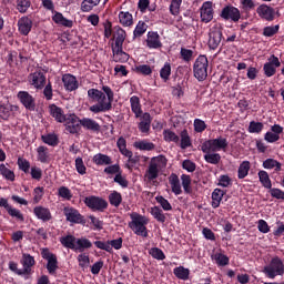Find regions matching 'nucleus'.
<instances>
[{"label":"nucleus","instance_id":"1","mask_svg":"<svg viewBox=\"0 0 284 284\" xmlns=\"http://www.w3.org/2000/svg\"><path fill=\"white\" fill-rule=\"evenodd\" d=\"M88 98L95 103L89 108L90 112H93V114H101L102 112H110V110H112L114 91L108 85H103L102 91L99 89H89Z\"/></svg>","mask_w":284,"mask_h":284},{"label":"nucleus","instance_id":"2","mask_svg":"<svg viewBox=\"0 0 284 284\" xmlns=\"http://www.w3.org/2000/svg\"><path fill=\"white\" fill-rule=\"evenodd\" d=\"M161 168H168V158H165V155L153 156L145 172V178L148 181H154L155 179H159V172L161 171Z\"/></svg>","mask_w":284,"mask_h":284},{"label":"nucleus","instance_id":"3","mask_svg":"<svg viewBox=\"0 0 284 284\" xmlns=\"http://www.w3.org/2000/svg\"><path fill=\"white\" fill-rule=\"evenodd\" d=\"M130 219L131 223L129 226L131 230H133L134 234H136V236H143L144 239H148V227L145 226L149 223L148 217L139 213H132Z\"/></svg>","mask_w":284,"mask_h":284},{"label":"nucleus","instance_id":"4","mask_svg":"<svg viewBox=\"0 0 284 284\" xmlns=\"http://www.w3.org/2000/svg\"><path fill=\"white\" fill-rule=\"evenodd\" d=\"M263 274L266 278L274 281L276 276H283L284 274V263L278 256H274L271 262L263 267Z\"/></svg>","mask_w":284,"mask_h":284},{"label":"nucleus","instance_id":"5","mask_svg":"<svg viewBox=\"0 0 284 284\" xmlns=\"http://www.w3.org/2000/svg\"><path fill=\"white\" fill-rule=\"evenodd\" d=\"M207 68H210L207 57L199 55L193 64V74L197 81H205L207 79Z\"/></svg>","mask_w":284,"mask_h":284},{"label":"nucleus","instance_id":"6","mask_svg":"<svg viewBox=\"0 0 284 284\" xmlns=\"http://www.w3.org/2000/svg\"><path fill=\"white\" fill-rule=\"evenodd\" d=\"M227 139L220 136L216 139L206 140L202 143V152H221V150H227Z\"/></svg>","mask_w":284,"mask_h":284},{"label":"nucleus","instance_id":"7","mask_svg":"<svg viewBox=\"0 0 284 284\" xmlns=\"http://www.w3.org/2000/svg\"><path fill=\"white\" fill-rule=\"evenodd\" d=\"M63 214L65 216V221H68V223H72L73 225H85V223H88L85 216H83L79 210L72 206H65L63 209Z\"/></svg>","mask_w":284,"mask_h":284},{"label":"nucleus","instance_id":"8","mask_svg":"<svg viewBox=\"0 0 284 284\" xmlns=\"http://www.w3.org/2000/svg\"><path fill=\"white\" fill-rule=\"evenodd\" d=\"M84 204L92 212H105L108 210V201L97 195H90L84 199Z\"/></svg>","mask_w":284,"mask_h":284},{"label":"nucleus","instance_id":"9","mask_svg":"<svg viewBox=\"0 0 284 284\" xmlns=\"http://www.w3.org/2000/svg\"><path fill=\"white\" fill-rule=\"evenodd\" d=\"M220 17L224 21H232L233 23H239V21H241V10L232 4H227L222 9Z\"/></svg>","mask_w":284,"mask_h":284},{"label":"nucleus","instance_id":"10","mask_svg":"<svg viewBox=\"0 0 284 284\" xmlns=\"http://www.w3.org/2000/svg\"><path fill=\"white\" fill-rule=\"evenodd\" d=\"M41 256L44 261H48L47 270L49 274H57V271L59 270V260H57L54 253H51L49 248H42Z\"/></svg>","mask_w":284,"mask_h":284},{"label":"nucleus","instance_id":"11","mask_svg":"<svg viewBox=\"0 0 284 284\" xmlns=\"http://www.w3.org/2000/svg\"><path fill=\"white\" fill-rule=\"evenodd\" d=\"M28 81L36 90H43L47 82L45 73L41 70H36L33 73L28 75Z\"/></svg>","mask_w":284,"mask_h":284},{"label":"nucleus","instance_id":"12","mask_svg":"<svg viewBox=\"0 0 284 284\" xmlns=\"http://www.w3.org/2000/svg\"><path fill=\"white\" fill-rule=\"evenodd\" d=\"M17 99L22 103L23 108L26 110H29V112H34L37 110V100L30 92L28 91H19L17 94Z\"/></svg>","mask_w":284,"mask_h":284},{"label":"nucleus","instance_id":"13","mask_svg":"<svg viewBox=\"0 0 284 284\" xmlns=\"http://www.w3.org/2000/svg\"><path fill=\"white\" fill-rule=\"evenodd\" d=\"M223 40V30L217 27H213L209 31V41L207 45L210 50H216L219 45H221V41Z\"/></svg>","mask_w":284,"mask_h":284},{"label":"nucleus","instance_id":"14","mask_svg":"<svg viewBox=\"0 0 284 284\" xmlns=\"http://www.w3.org/2000/svg\"><path fill=\"white\" fill-rule=\"evenodd\" d=\"M65 130L70 134H79L81 132V119L77 114H70L64 121Z\"/></svg>","mask_w":284,"mask_h":284},{"label":"nucleus","instance_id":"15","mask_svg":"<svg viewBox=\"0 0 284 284\" xmlns=\"http://www.w3.org/2000/svg\"><path fill=\"white\" fill-rule=\"evenodd\" d=\"M212 6V1H205L200 8V19L202 23H210V21L214 19V8Z\"/></svg>","mask_w":284,"mask_h":284},{"label":"nucleus","instance_id":"16","mask_svg":"<svg viewBox=\"0 0 284 284\" xmlns=\"http://www.w3.org/2000/svg\"><path fill=\"white\" fill-rule=\"evenodd\" d=\"M256 13L264 21H274L276 19V10L265 3L257 7Z\"/></svg>","mask_w":284,"mask_h":284},{"label":"nucleus","instance_id":"17","mask_svg":"<svg viewBox=\"0 0 284 284\" xmlns=\"http://www.w3.org/2000/svg\"><path fill=\"white\" fill-rule=\"evenodd\" d=\"M146 45L150 50H159L163 48V42H161V36L156 31H149L146 34Z\"/></svg>","mask_w":284,"mask_h":284},{"label":"nucleus","instance_id":"18","mask_svg":"<svg viewBox=\"0 0 284 284\" xmlns=\"http://www.w3.org/2000/svg\"><path fill=\"white\" fill-rule=\"evenodd\" d=\"M22 265V273L24 275L29 276V274H32V267L37 265V261L34 260V256L30 255L29 253H23L22 258L20 261Z\"/></svg>","mask_w":284,"mask_h":284},{"label":"nucleus","instance_id":"19","mask_svg":"<svg viewBox=\"0 0 284 284\" xmlns=\"http://www.w3.org/2000/svg\"><path fill=\"white\" fill-rule=\"evenodd\" d=\"M62 83L67 92H74L79 90V80L71 73H65L62 75Z\"/></svg>","mask_w":284,"mask_h":284},{"label":"nucleus","instance_id":"20","mask_svg":"<svg viewBox=\"0 0 284 284\" xmlns=\"http://www.w3.org/2000/svg\"><path fill=\"white\" fill-rule=\"evenodd\" d=\"M33 214L37 216V219H39V221H42L43 223L52 221V212H50V209L45 206H36L33 209Z\"/></svg>","mask_w":284,"mask_h":284},{"label":"nucleus","instance_id":"21","mask_svg":"<svg viewBox=\"0 0 284 284\" xmlns=\"http://www.w3.org/2000/svg\"><path fill=\"white\" fill-rule=\"evenodd\" d=\"M113 61L115 63H128L130 54L123 51V47H112Z\"/></svg>","mask_w":284,"mask_h":284},{"label":"nucleus","instance_id":"22","mask_svg":"<svg viewBox=\"0 0 284 284\" xmlns=\"http://www.w3.org/2000/svg\"><path fill=\"white\" fill-rule=\"evenodd\" d=\"M49 112L58 123H65L68 115H65L61 106H57V104H51L49 105Z\"/></svg>","mask_w":284,"mask_h":284},{"label":"nucleus","instance_id":"23","mask_svg":"<svg viewBox=\"0 0 284 284\" xmlns=\"http://www.w3.org/2000/svg\"><path fill=\"white\" fill-rule=\"evenodd\" d=\"M18 30H19L20 34L28 37L32 30V19H30L28 17H22L18 21Z\"/></svg>","mask_w":284,"mask_h":284},{"label":"nucleus","instance_id":"24","mask_svg":"<svg viewBox=\"0 0 284 284\" xmlns=\"http://www.w3.org/2000/svg\"><path fill=\"white\" fill-rule=\"evenodd\" d=\"M133 148L135 150H140V152H152L156 149V144L150 142L149 140H140L133 143Z\"/></svg>","mask_w":284,"mask_h":284},{"label":"nucleus","instance_id":"25","mask_svg":"<svg viewBox=\"0 0 284 284\" xmlns=\"http://www.w3.org/2000/svg\"><path fill=\"white\" fill-rule=\"evenodd\" d=\"M81 125L82 128H84V130H90V132H101V124H99V122L90 118L81 119Z\"/></svg>","mask_w":284,"mask_h":284},{"label":"nucleus","instance_id":"26","mask_svg":"<svg viewBox=\"0 0 284 284\" xmlns=\"http://www.w3.org/2000/svg\"><path fill=\"white\" fill-rule=\"evenodd\" d=\"M169 183L171 185V190L175 196H179L180 194H183V190L181 189V180H179V175L175 173H172L169 176Z\"/></svg>","mask_w":284,"mask_h":284},{"label":"nucleus","instance_id":"27","mask_svg":"<svg viewBox=\"0 0 284 284\" xmlns=\"http://www.w3.org/2000/svg\"><path fill=\"white\" fill-rule=\"evenodd\" d=\"M223 196H225V191L221 189H214L211 195V199H212L211 205L213 210L221 207V201H223Z\"/></svg>","mask_w":284,"mask_h":284},{"label":"nucleus","instance_id":"28","mask_svg":"<svg viewBox=\"0 0 284 284\" xmlns=\"http://www.w3.org/2000/svg\"><path fill=\"white\" fill-rule=\"evenodd\" d=\"M60 243L67 250H77V237L72 234L60 237Z\"/></svg>","mask_w":284,"mask_h":284},{"label":"nucleus","instance_id":"29","mask_svg":"<svg viewBox=\"0 0 284 284\" xmlns=\"http://www.w3.org/2000/svg\"><path fill=\"white\" fill-rule=\"evenodd\" d=\"M130 103H131V110L133 114H135V119L141 118V115L143 114V110L141 109V100L139 99V97L136 95L131 97Z\"/></svg>","mask_w":284,"mask_h":284},{"label":"nucleus","instance_id":"30","mask_svg":"<svg viewBox=\"0 0 284 284\" xmlns=\"http://www.w3.org/2000/svg\"><path fill=\"white\" fill-rule=\"evenodd\" d=\"M90 247H92V242L87 237H80L75 240L74 252H85V250H90Z\"/></svg>","mask_w":284,"mask_h":284},{"label":"nucleus","instance_id":"31","mask_svg":"<svg viewBox=\"0 0 284 284\" xmlns=\"http://www.w3.org/2000/svg\"><path fill=\"white\" fill-rule=\"evenodd\" d=\"M38 161L40 163H50V151L48 146L40 145L37 149Z\"/></svg>","mask_w":284,"mask_h":284},{"label":"nucleus","instance_id":"32","mask_svg":"<svg viewBox=\"0 0 284 284\" xmlns=\"http://www.w3.org/2000/svg\"><path fill=\"white\" fill-rule=\"evenodd\" d=\"M116 146L120 150V153L123 154V156H126V159H131L132 151L128 150V141H125V138H119L116 141Z\"/></svg>","mask_w":284,"mask_h":284},{"label":"nucleus","instance_id":"33","mask_svg":"<svg viewBox=\"0 0 284 284\" xmlns=\"http://www.w3.org/2000/svg\"><path fill=\"white\" fill-rule=\"evenodd\" d=\"M116 33H115V43L112 45V48H123V43H125V30L121 27L115 28Z\"/></svg>","mask_w":284,"mask_h":284},{"label":"nucleus","instance_id":"34","mask_svg":"<svg viewBox=\"0 0 284 284\" xmlns=\"http://www.w3.org/2000/svg\"><path fill=\"white\" fill-rule=\"evenodd\" d=\"M41 141L51 148H57V145H59V136L54 133L41 135Z\"/></svg>","mask_w":284,"mask_h":284},{"label":"nucleus","instance_id":"35","mask_svg":"<svg viewBox=\"0 0 284 284\" xmlns=\"http://www.w3.org/2000/svg\"><path fill=\"white\" fill-rule=\"evenodd\" d=\"M204 161L211 165H219L221 163V154L216 152H203Z\"/></svg>","mask_w":284,"mask_h":284},{"label":"nucleus","instance_id":"36","mask_svg":"<svg viewBox=\"0 0 284 284\" xmlns=\"http://www.w3.org/2000/svg\"><path fill=\"white\" fill-rule=\"evenodd\" d=\"M180 139L181 150H187V148H192V139L190 138V133H187L186 129L181 131Z\"/></svg>","mask_w":284,"mask_h":284},{"label":"nucleus","instance_id":"37","mask_svg":"<svg viewBox=\"0 0 284 284\" xmlns=\"http://www.w3.org/2000/svg\"><path fill=\"white\" fill-rule=\"evenodd\" d=\"M212 261H215L219 267H225V265H230V257L223 253H215L211 256Z\"/></svg>","mask_w":284,"mask_h":284},{"label":"nucleus","instance_id":"38","mask_svg":"<svg viewBox=\"0 0 284 284\" xmlns=\"http://www.w3.org/2000/svg\"><path fill=\"white\" fill-rule=\"evenodd\" d=\"M93 163L95 165H112V158L103 153H98L93 156Z\"/></svg>","mask_w":284,"mask_h":284},{"label":"nucleus","instance_id":"39","mask_svg":"<svg viewBox=\"0 0 284 284\" xmlns=\"http://www.w3.org/2000/svg\"><path fill=\"white\" fill-rule=\"evenodd\" d=\"M173 274L180 281H187L190 278V268H185L184 266H178L173 270Z\"/></svg>","mask_w":284,"mask_h":284},{"label":"nucleus","instance_id":"40","mask_svg":"<svg viewBox=\"0 0 284 284\" xmlns=\"http://www.w3.org/2000/svg\"><path fill=\"white\" fill-rule=\"evenodd\" d=\"M150 214L155 219V221H158V223H165V221H168L165 213H163V210L159 206L151 207Z\"/></svg>","mask_w":284,"mask_h":284},{"label":"nucleus","instance_id":"41","mask_svg":"<svg viewBox=\"0 0 284 284\" xmlns=\"http://www.w3.org/2000/svg\"><path fill=\"white\" fill-rule=\"evenodd\" d=\"M263 168L264 170H274L275 172H281L283 165L281 164V162L274 160V159H266L263 162Z\"/></svg>","mask_w":284,"mask_h":284},{"label":"nucleus","instance_id":"42","mask_svg":"<svg viewBox=\"0 0 284 284\" xmlns=\"http://www.w3.org/2000/svg\"><path fill=\"white\" fill-rule=\"evenodd\" d=\"M119 19H120V23L124 27V28H129L130 26H132V23H134V20L132 18V13L130 12H123L121 11L119 13Z\"/></svg>","mask_w":284,"mask_h":284},{"label":"nucleus","instance_id":"43","mask_svg":"<svg viewBox=\"0 0 284 284\" xmlns=\"http://www.w3.org/2000/svg\"><path fill=\"white\" fill-rule=\"evenodd\" d=\"M109 203L113 207H119L121 205V203H123V195H121V193L118 191H113L109 195Z\"/></svg>","mask_w":284,"mask_h":284},{"label":"nucleus","instance_id":"44","mask_svg":"<svg viewBox=\"0 0 284 284\" xmlns=\"http://www.w3.org/2000/svg\"><path fill=\"white\" fill-rule=\"evenodd\" d=\"M258 179L263 187H265L266 190H272V180L270 179V174L267 173V171H260Z\"/></svg>","mask_w":284,"mask_h":284},{"label":"nucleus","instance_id":"45","mask_svg":"<svg viewBox=\"0 0 284 284\" xmlns=\"http://www.w3.org/2000/svg\"><path fill=\"white\" fill-rule=\"evenodd\" d=\"M171 74H172V64H170V62H165L160 70V78L164 81V83H168V81H170Z\"/></svg>","mask_w":284,"mask_h":284},{"label":"nucleus","instance_id":"46","mask_svg":"<svg viewBox=\"0 0 284 284\" xmlns=\"http://www.w3.org/2000/svg\"><path fill=\"white\" fill-rule=\"evenodd\" d=\"M101 0H83L81 3V10L82 12H92L95 6H99Z\"/></svg>","mask_w":284,"mask_h":284},{"label":"nucleus","instance_id":"47","mask_svg":"<svg viewBox=\"0 0 284 284\" xmlns=\"http://www.w3.org/2000/svg\"><path fill=\"white\" fill-rule=\"evenodd\" d=\"M181 181L185 194H192V178L187 174H182Z\"/></svg>","mask_w":284,"mask_h":284},{"label":"nucleus","instance_id":"48","mask_svg":"<svg viewBox=\"0 0 284 284\" xmlns=\"http://www.w3.org/2000/svg\"><path fill=\"white\" fill-rule=\"evenodd\" d=\"M0 174H1V176H3V179H6L7 181H11V182H13L14 179L17 178L14 175V171L8 169L6 166V164H0Z\"/></svg>","mask_w":284,"mask_h":284},{"label":"nucleus","instance_id":"49","mask_svg":"<svg viewBox=\"0 0 284 284\" xmlns=\"http://www.w3.org/2000/svg\"><path fill=\"white\" fill-rule=\"evenodd\" d=\"M163 136L166 143H179V141H181V138H179V135H176L172 130H164Z\"/></svg>","mask_w":284,"mask_h":284},{"label":"nucleus","instance_id":"50","mask_svg":"<svg viewBox=\"0 0 284 284\" xmlns=\"http://www.w3.org/2000/svg\"><path fill=\"white\" fill-rule=\"evenodd\" d=\"M263 128L264 125L262 122L251 121L247 132H250V134H261L263 132Z\"/></svg>","mask_w":284,"mask_h":284},{"label":"nucleus","instance_id":"51","mask_svg":"<svg viewBox=\"0 0 284 284\" xmlns=\"http://www.w3.org/2000/svg\"><path fill=\"white\" fill-rule=\"evenodd\" d=\"M250 174V161H243L237 170V178L245 179Z\"/></svg>","mask_w":284,"mask_h":284},{"label":"nucleus","instance_id":"52","mask_svg":"<svg viewBox=\"0 0 284 284\" xmlns=\"http://www.w3.org/2000/svg\"><path fill=\"white\" fill-rule=\"evenodd\" d=\"M12 115V104H1L0 105V116L3 121H8Z\"/></svg>","mask_w":284,"mask_h":284},{"label":"nucleus","instance_id":"53","mask_svg":"<svg viewBox=\"0 0 284 284\" xmlns=\"http://www.w3.org/2000/svg\"><path fill=\"white\" fill-rule=\"evenodd\" d=\"M30 6H32V1L30 0H17V10L21 14H26L30 9Z\"/></svg>","mask_w":284,"mask_h":284},{"label":"nucleus","instance_id":"54","mask_svg":"<svg viewBox=\"0 0 284 284\" xmlns=\"http://www.w3.org/2000/svg\"><path fill=\"white\" fill-rule=\"evenodd\" d=\"M144 32H148V24L143 21H139L133 31V39L141 37Z\"/></svg>","mask_w":284,"mask_h":284},{"label":"nucleus","instance_id":"55","mask_svg":"<svg viewBox=\"0 0 284 284\" xmlns=\"http://www.w3.org/2000/svg\"><path fill=\"white\" fill-rule=\"evenodd\" d=\"M156 203H159V205H161L162 210H164V212H172V204H170V201H168V199L163 197V195H158L155 197Z\"/></svg>","mask_w":284,"mask_h":284},{"label":"nucleus","instance_id":"56","mask_svg":"<svg viewBox=\"0 0 284 284\" xmlns=\"http://www.w3.org/2000/svg\"><path fill=\"white\" fill-rule=\"evenodd\" d=\"M278 30H281L280 24L264 27L262 34L263 37H274L275 34H278Z\"/></svg>","mask_w":284,"mask_h":284},{"label":"nucleus","instance_id":"57","mask_svg":"<svg viewBox=\"0 0 284 284\" xmlns=\"http://www.w3.org/2000/svg\"><path fill=\"white\" fill-rule=\"evenodd\" d=\"M134 71L136 72V74H143V77H150V74H152V67L148 64H140L135 67Z\"/></svg>","mask_w":284,"mask_h":284},{"label":"nucleus","instance_id":"58","mask_svg":"<svg viewBox=\"0 0 284 284\" xmlns=\"http://www.w3.org/2000/svg\"><path fill=\"white\" fill-rule=\"evenodd\" d=\"M58 196H60V199H64L65 201H72V191H70L68 186H60L58 189Z\"/></svg>","mask_w":284,"mask_h":284},{"label":"nucleus","instance_id":"59","mask_svg":"<svg viewBox=\"0 0 284 284\" xmlns=\"http://www.w3.org/2000/svg\"><path fill=\"white\" fill-rule=\"evenodd\" d=\"M149 254L152 258H156V261H165V253H163V250L159 247H152L149 251Z\"/></svg>","mask_w":284,"mask_h":284},{"label":"nucleus","instance_id":"60","mask_svg":"<svg viewBox=\"0 0 284 284\" xmlns=\"http://www.w3.org/2000/svg\"><path fill=\"white\" fill-rule=\"evenodd\" d=\"M181 3H183V0H171L170 12L173 17H178V14H180Z\"/></svg>","mask_w":284,"mask_h":284},{"label":"nucleus","instance_id":"61","mask_svg":"<svg viewBox=\"0 0 284 284\" xmlns=\"http://www.w3.org/2000/svg\"><path fill=\"white\" fill-rule=\"evenodd\" d=\"M7 212L9 216H12V219H17V221H20V223H23V221H26L23 213H21L19 209H14L11 206Z\"/></svg>","mask_w":284,"mask_h":284},{"label":"nucleus","instance_id":"62","mask_svg":"<svg viewBox=\"0 0 284 284\" xmlns=\"http://www.w3.org/2000/svg\"><path fill=\"white\" fill-rule=\"evenodd\" d=\"M180 55L181 59L185 61V63H190V61L194 59V51L191 49L181 48Z\"/></svg>","mask_w":284,"mask_h":284},{"label":"nucleus","instance_id":"63","mask_svg":"<svg viewBox=\"0 0 284 284\" xmlns=\"http://www.w3.org/2000/svg\"><path fill=\"white\" fill-rule=\"evenodd\" d=\"M18 168H19V170L24 172V174H29L30 173V161H28L27 159H23V158H18Z\"/></svg>","mask_w":284,"mask_h":284},{"label":"nucleus","instance_id":"64","mask_svg":"<svg viewBox=\"0 0 284 284\" xmlns=\"http://www.w3.org/2000/svg\"><path fill=\"white\" fill-rule=\"evenodd\" d=\"M75 170L78 174H81V176H83V174H87L88 168H85V164L83 163V158L75 159Z\"/></svg>","mask_w":284,"mask_h":284}]
</instances>
